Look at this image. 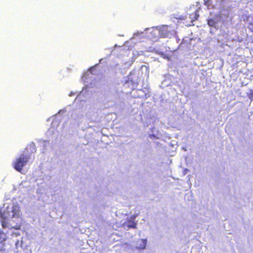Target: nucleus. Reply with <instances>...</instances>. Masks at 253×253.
Masks as SVG:
<instances>
[{"instance_id": "obj_16", "label": "nucleus", "mask_w": 253, "mask_h": 253, "mask_svg": "<svg viewBox=\"0 0 253 253\" xmlns=\"http://www.w3.org/2000/svg\"><path fill=\"white\" fill-rule=\"evenodd\" d=\"M2 246H0V253H3V251H2Z\"/></svg>"}, {"instance_id": "obj_13", "label": "nucleus", "mask_w": 253, "mask_h": 253, "mask_svg": "<svg viewBox=\"0 0 253 253\" xmlns=\"http://www.w3.org/2000/svg\"><path fill=\"white\" fill-rule=\"evenodd\" d=\"M249 29L252 31L253 32V24H250L249 25Z\"/></svg>"}, {"instance_id": "obj_7", "label": "nucleus", "mask_w": 253, "mask_h": 253, "mask_svg": "<svg viewBox=\"0 0 253 253\" xmlns=\"http://www.w3.org/2000/svg\"><path fill=\"white\" fill-rule=\"evenodd\" d=\"M150 30V29H147ZM151 30L150 35L148 36L149 38H150L154 41H156L159 38H160V27H157L155 28H152L150 29Z\"/></svg>"}, {"instance_id": "obj_10", "label": "nucleus", "mask_w": 253, "mask_h": 253, "mask_svg": "<svg viewBox=\"0 0 253 253\" xmlns=\"http://www.w3.org/2000/svg\"><path fill=\"white\" fill-rule=\"evenodd\" d=\"M144 37L145 34L144 32H138L133 34V37L131 38L130 41L136 40L137 41H140Z\"/></svg>"}, {"instance_id": "obj_21", "label": "nucleus", "mask_w": 253, "mask_h": 253, "mask_svg": "<svg viewBox=\"0 0 253 253\" xmlns=\"http://www.w3.org/2000/svg\"><path fill=\"white\" fill-rule=\"evenodd\" d=\"M187 171H188V169H186L185 170V172H187Z\"/></svg>"}, {"instance_id": "obj_22", "label": "nucleus", "mask_w": 253, "mask_h": 253, "mask_svg": "<svg viewBox=\"0 0 253 253\" xmlns=\"http://www.w3.org/2000/svg\"><path fill=\"white\" fill-rule=\"evenodd\" d=\"M187 171H188V169H186L185 170V172H187Z\"/></svg>"}, {"instance_id": "obj_18", "label": "nucleus", "mask_w": 253, "mask_h": 253, "mask_svg": "<svg viewBox=\"0 0 253 253\" xmlns=\"http://www.w3.org/2000/svg\"><path fill=\"white\" fill-rule=\"evenodd\" d=\"M93 69H94L93 68H91L90 69L89 71H90V73H92Z\"/></svg>"}, {"instance_id": "obj_6", "label": "nucleus", "mask_w": 253, "mask_h": 253, "mask_svg": "<svg viewBox=\"0 0 253 253\" xmlns=\"http://www.w3.org/2000/svg\"><path fill=\"white\" fill-rule=\"evenodd\" d=\"M135 218V216L133 215L131 217L130 219H127V220L122 224L123 227L126 230H127L131 228H135L137 223L134 221Z\"/></svg>"}, {"instance_id": "obj_12", "label": "nucleus", "mask_w": 253, "mask_h": 253, "mask_svg": "<svg viewBox=\"0 0 253 253\" xmlns=\"http://www.w3.org/2000/svg\"><path fill=\"white\" fill-rule=\"evenodd\" d=\"M248 97L251 100H253V90H251L250 93L248 94Z\"/></svg>"}, {"instance_id": "obj_1", "label": "nucleus", "mask_w": 253, "mask_h": 253, "mask_svg": "<svg viewBox=\"0 0 253 253\" xmlns=\"http://www.w3.org/2000/svg\"><path fill=\"white\" fill-rule=\"evenodd\" d=\"M1 224L11 234L20 235L22 221L21 212L19 204L13 200H7L0 208Z\"/></svg>"}, {"instance_id": "obj_14", "label": "nucleus", "mask_w": 253, "mask_h": 253, "mask_svg": "<svg viewBox=\"0 0 253 253\" xmlns=\"http://www.w3.org/2000/svg\"><path fill=\"white\" fill-rule=\"evenodd\" d=\"M88 73H86L83 76V80L84 81V79H86V76L87 75Z\"/></svg>"}, {"instance_id": "obj_8", "label": "nucleus", "mask_w": 253, "mask_h": 253, "mask_svg": "<svg viewBox=\"0 0 253 253\" xmlns=\"http://www.w3.org/2000/svg\"><path fill=\"white\" fill-rule=\"evenodd\" d=\"M147 243L146 239H138L134 242L133 247L135 249L143 250L146 248Z\"/></svg>"}, {"instance_id": "obj_20", "label": "nucleus", "mask_w": 253, "mask_h": 253, "mask_svg": "<svg viewBox=\"0 0 253 253\" xmlns=\"http://www.w3.org/2000/svg\"><path fill=\"white\" fill-rule=\"evenodd\" d=\"M214 6H215V7H216L217 8L218 5H217V4H216V5H215Z\"/></svg>"}, {"instance_id": "obj_9", "label": "nucleus", "mask_w": 253, "mask_h": 253, "mask_svg": "<svg viewBox=\"0 0 253 253\" xmlns=\"http://www.w3.org/2000/svg\"><path fill=\"white\" fill-rule=\"evenodd\" d=\"M160 37H169L170 32V28L167 25H163L160 26Z\"/></svg>"}, {"instance_id": "obj_5", "label": "nucleus", "mask_w": 253, "mask_h": 253, "mask_svg": "<svg viewBox=\"0 0 253 253\" xmlns=\"http://www.w3.org/2000/svg\"><path fill=\"white\" fill-rule=\"evenodd\" d=\"M2 230L0 228V246H2V243L5 241L8 237V235H11L12 237L20 236L21 234L20 235L12 234L10 232H8L7 228L5 229L2 226Z\"/></svg>"}, {"instance_id": "obj_11", "label": "nucleus", "mask_w": 253, "mask_h": 253, "mask_svg": "<svg viewBox=\"0 0 253 253\" xmlns=\"http://www.w3.org/2000/svg\"><path fill=\"white\" fill-rule=\"evenodd\" d=\"M192 21H195L198 19L199 17V14H198V10L195 12L194 14H192L190 15Z\"/></svg>"}, {"instance_id": "obj_15", "label": "nucleus", "mask_w": 253, "mask_h": 253, "mask_svg": "<svg viewBox=\"0 0 253 253\" xmlns=\"http://www.w3.org/2000/svg\"><path fill=\"white\" fill-rule=\"evenodd\" d=\"M64 112H65V111L64 110H61L59 111L58 113L59 114H63Z\"/></svg>"}, {"instance_id": "obj_19", "label": "nucleus", "mask_w": 253, "mask_h": 253, "mask_svg": "<svg viewBox=\"0 0 253 253\" xmlns=\"http://www.w3.org/2000/svg\"><path fill=\"white\" fill-rule=\"evenodd\" d=\"M211 1V0H210L209 1H207L206 4H207L208 5H209V3H210Z\"/></svg>"}, {"instance_id": "obj_3", "label": "nucleus", "mask_w": 253, "mask_h": 253, "mask_svg": "<svg viewBox=\"0 0 253 253\" xmlns=\"http://www.w3.org/2000/svg\"><path fill=\"white\" fill-rule=\"evenodd\" d=\"M29 159V156L24 154L21 155L19 158H17L13 163L14 168L17 171L21 172L23 167L25 166Z\"/></svg>"}, {"instance_id": "obj_17", "label": "nucleus", "mask_w": 253, "mask_h": 253, "mask_svg": "<svg viewBox=\"0 0 253 253\" xmlns=\"http://www.w3.org/2000/svg\"><path fill=\"white\" fill-rule=\"evenodd\" d=\"M224 1V0H222V1H221L220 2H218V3H219V5L220 7V5H221V3L222 2H223Z\"/></svg>"}, {"instance_id": "obj_4", "label": "nucleus", "mask_w": 253, "mask_h": 253, "mask_svg": "<svg viewBox=\"0 0 253 253\" xmlns=\"http://www.w3.org/2000/svg\"><path fill=\"white\" fill-rule=\"evenodd\" d=\"M15 246L17 249L21 248L26 252L29 253L31 250H29V245L28 243V239L26 237H20V239H17L15 242Z\"/></svg>"}, {"instance_id": "obj_2", "label": "nucleus", "mask_w": 253, "mask_h": 253, "mask_svg": "<svg viewBox=\"0 0 253 253\" xmlns=\"http://www.w3.org/2000/svg\"><path fill=\"white\" fill-rule=\"evenodd\" d=\"M229 11L227 10H223L219 13H216L215 17L211 18L208 20V24L210 26L214 27L217 29L219 27L220 22L222 23L229 20Z\"/></svg>"}]
</instances>
